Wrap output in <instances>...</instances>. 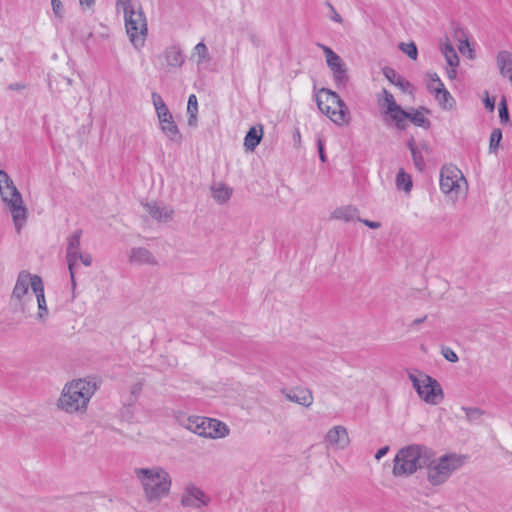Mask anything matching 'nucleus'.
<instances>
[{"label": "nucleus", "instance_id": "6ab92c4d", "mask_svg": "<svg viewBox=\"0 0 512 512\" xmlns=\"http://www.w3.org/2000/svg\"><path fill=\"white\" fill-rule=\"evenodd\" d=\"M427 88L431 93H434L436 100L443 108L452 107L454 99L445 88L444 84H439V87H435L433 84H427Z\"/></svg>", "mask_w": 512, "mask_h": 512}, {"label": "nucleus", "instance_id": "338daca9", "mask_svg": "<svg viewBox=\"0 0 512 512\" xmlns=\"http://www.w3.org/2000/svg\"><path fill=\"white\" fill-rule=\"evenodd\" d=\"M295 138H299V139H300V133H299V131H297V135H295Z\"/></svg>", "mask_w": 512, "mask_h": 512}, {"label": "nucleus", "instance_id": "052dcab7", "mask_svg": "<svg viewBox=\"0 0 512 512\" xmlns=\"http://www.w3.org/2000/svg\"><path fill=\"white\" fill-rule=\"evenodd\" d=\"M81 5L91 6L94 3V0H79Z\"/></svg>", "mask_w": 512, "mask_h": 512}, {"label": "nucleus", "instance_id": "f257e3e1", "mask_svg": "<svg viewBox=\"0 0 512 512\" xmlns=\"http://www.w3.org/2000/svg\"><path fill=\"white\" fill-rule=\"evenodd\" d=\"M435 456L433 449L421 445L411 444L401 448L395 458L392 473L395 477H408L418 470L425 468L429 459Z\"/></svg>", "mask_w": 512, "mask_h": 512}, {"label": "nucleus", "instance_id": "49530a36", "mask_svg": "<svg viewBox=\"0 0 512 512\" xmlns=\"http://www.w3.org/2000/svg\"><path fill=\"white\" fill-rule=\"evenodd\" d=\"M357 221L362 222L364 225H366L367 227H369L371 229H378L381 226L380 222L371 221L368 219H361L360 217L357 218Z\"/></svg>", "mask_w": 512, "mask_h": 512}, {"label": "nucleus", "instance_id": "4468645a", "mask_svg": "<svg viewBox=\"0 0 512 512\" xmlns=\"http://www.w3.org/2000/svg\"><path fill=\"white\" fill-rule=\"evenodd\" d=\"M34 276L28 271L23 270L18 274L16 284L12 291V299H15L19 304L24 305V297L28 294L29 287L33 289Z\"/></svg>", "mask_w": 512, "mask_h": 512}, {"label": "nucleus", "instance_id": "3c124183", "mask_svg": "<svg viewBox=\"0 0 512 512\" xmlns=\"http://www.w3.org/2000/svg\"><path fill=\"white\" fill-rule=\"evenodd\" d=\"M79 260L83 263L85 266H90L92 264V256L90 254H80Z\"/></svg>", "mask_w": 512, "mask_h": 512}, {"label": "nucleus", "instance_id": "09e8293b", "mask_svg": "<svg viewBox=\"0 0 512 512\" xmlns=\"http://www.w3.org/2000/svg\"><path fill=\"white\" fill-rule=\"evenodd\" d=\"M428 77L430 79L428 84H433L435 87H439V84H443V82L436 73H429Z\"/></svg>", "mask_w": 512, "mask_h": 512}, {"label": "nucleus", "instance_id": "f3484780", "mask_svg": "<svg viewBox=\"0 0 512 512\" xmlns=\"http://www.w3.org/2000/svg\"><path fill=\"white\" fill-rule=\"evenodd\" d=\"M146 212L157 221H170L173 218L174 211L166 206L159 205L156 202L146 203L144 205Z\"/></svg>", "mask_w": 512, "mask_h": 512}, {"label": "nucleus", "instance_id": "6e6d98bb", "mask_svg": "<svg viewBox=\"0 0 512 512\" xmlns=\"http://www.w3.org/2000/svg\"><path fill=\"white\" fill-rule=\"evenodd\" d=\"M447 75L450 79H454L457 75L455 67H450V69L447 70Z\"/></svg>", "mask_w": 512, "mask_h": 512}, {"label": "nucleus", "instance_id": "f8f14e48", "mask_svg": "<svg viewBox=\"0 0 512 512\" xmlns=\"http://www.w3.org/2000/svg\"><path fill=\"white\" fill-rule=\"evenodd\" d=\"M82 236V230L78 229L74 231L67 238V248H66V260L68 264V270L70 273L72 288L74 289L76 286L75 282V270L78 268V261L81 254L80 251V240Z\"/></svg>", "mask_w": 512, "mask_h": 512}, {"label": "nucleus", "instance_id": "bb28decb", "mask_svg": "<svg viewBox=\"0 0 512 512\" xmlns=\"http://www.w3.org/2000/svg\"><path fill=\"white\" fill-rule=\"evenodd\" d=\"M165 59L169 66L180 67L184 62L181 51L176 47H169L165 52Z\"/></svg>", "mask_w": 512, "mask_h": 512}, {"label": "nucleus", "instance_id": "e2e57ef3", "mask_svg": "<svg viewBox=\"0 0 512 512\" xmlns=\"http://www.w3.org/2000/svg\"><path fill=\"white\" fill-rule=\"evenodd\" d=\"M412 112H408L407 120L409 119L411 121Z\"/></svg>", "mask_w": 512, "mask_h": 512}, {"label": "nucleus", "instance_id": "ea45409f", "mask_svg": "<svg viewBox=\"0 0 512 512\" xmlns=\"http://www.w3.org/2000/svg\"><path fill=\"white\" fill-rule=\"evenodd\" d=\"M51 6L54 15L60 20H62L64 17V6L61 0H51Z\"/></svg>", "mask_w": 512, "mask_h": 512}, {"label": "nucleus", "instance_id": "603ef678", "mask_svg": "<svg viewBox=\"0 0 512 512\" xmlns=\"http://www.w3.org/2000/svg\"><path fill=\"white\" fill-rule=\"evenodd\" d=\"M389 451V446H383L381 447L375 454V459L380 460L382 457H384Z\"/></svg>", "mask_w": 512, "mask_h": 512}, {"label": "nucleus", "instance_id": "412c9836", "mask_svg": "<svg viewBox=\"0 0 512 512\" xmlns=\"http://www.w3.org/2000/svg\"><path fill=\"white\" fill-rule=\"evenodd\" d=\"M358 214H359V211L356 207L347 205V206H342V207L336 208L333 211L331 217L333 219L344 220L346 222H350V221L357 220V218H359Z\"/></svg>", "mask_w": 512, "mask_h": 512}, {"label": "nucleus", "instance_id": "774afa93", "mask_svg": "<svg viewBox=\"0 0 512 512\" xmlns=\"http://www.w3.org/2000/svg\"><path fill=\"white\" fill-rule=\"evenodd\" d=\"M510 81L512 82V73H511V76H510Z\"/></svg>", "mask_w": 512, "mask_h": 512}, {"label": "nucleus", "instance_id": "0eeeda50", "mask_svg": "<svg viewBox=\"0 0 512 512\" xmlns=\"http://www.w3.org/2000/svg\"><path fill=\"white\" fill-rule=\"evenodd\" d=\"M319 110L326 114L337 125L347 124L350 112L341 97L329 89L322 88L316 95Z\"/></svg>", "mask_w": 512, "mask_h": 512}, {"label": "nucleus", "instance_id": "c9c22d12", "mask_svg": "<svg viewBox=\"0 0 512 512\" xmlns=\"http://www.w3.org/2000/svg\"><path fill=\"white\" fill-rule=\"evenodd\" d=\"M400 50L405 53L412 60H416L418 56V49L414 42L400 43Z\"/></svg>", "mask_w": 512, "mask_h": 512}, {"label": "nucleus", "instance_id": "f03ea898", "mask_svg": "<svg viewBox=\"0 0 512 512\" xmlns=\"http://www.w3.org/2000/svg\"><path fill=\"white\" fill-rule=\"evenodd\" d=\"M136 478L142 485L144 497L149 503H159L170 493L172 480L169 473L162 467L136 468Z\"/></svg>", "mask_w": 512, "mask_h": 512}, {"label": "nucleus", "instance_id": "5701e85b", "mask_svg": "<svg viewBox=\"0 0 512 512\" xmlns=\"http://www.w3.org/2000/svg\"><path fill=\"white\" fill-rule=\"evenodd\" d=\"M262 136V127H260L259 130H257L256 127H251L244 138V146L246 149L253 151L259 145Z\"/></svg>", "mask_w": 512, "mask_h": 512}, {"label": "nucleus", "instance_id": "680f3d73", "mask_svg": "<svg viewBox=\"0 0 512 512\" xmlns=\"http://www.w3.org/2000/svg\"><path fill=\"white\" fill-rule=\"evenodd\" d=\"M132 0H117V5L122 6L128 2H131Z\"/></svg>", "mask_w": 512, "mask_h": 512}, {"label": "nucleus", "instance_id": "1a4fd4ad", "mask_svg": "<svg viewBox=\"0 0 512 512\" xmlns=\"http://www.w3.org/2000/svg\"><path fill=\"white\" fill-rule=\"evenodd\" d=\"M409 379L419 397L426 403L437 405L444 399L443 389L435 378L424 375L423 379L419 380L415 375L410 374Z\"/></svg>", "mask_w": 512, "mask_h": 512}, {"label": "nucleus", "instance_id": "5fc2aeb1", "mask_svg": "<svg viewBox=\"0 0 512 512\" xmlns=\"http://www.w3.org/2000/svg\"><path fill=\"white\" fill-rule=\"evenodd\" d=\"M407 146H408V148H409V150H410V152H411V153H412L413 151H415V150H417V149H418V148H417V146L415 145V142H414V139H413V138H411V139L408 141Z\"/></svg>", "mask_w": 512, "mask_h": 512}, {"label": "nucleus", "instance_id": "ddd939ff", "mask_svg": "<svg viewBox=\"0 0 512 512\" xmlns=\"http://www.w3.org/2000/svg\"><path fill=\"white\" fill-rule=\"evenodd\" d=\"M209 502L210 497L193 484L187 485L181 495V505L183 507L200 509L207 506Z\"/></svg>", "mask_w": 512, "mask_h": 512}, {"label": "nucleus", "instance_id": "b1692460", "mask_svg": "<svg viewBox=\"0 0 512 512\" xmlns=\"http://www.w3.org/2000/svg\"><path fill=\"white\" fill-rule=\"evenodd\" d=\"M382 72L390 83L402 88L403 90L410 86V83L406 81L401 75H399L393 68L384 67Z\"/></svg>", "mask_w": 512, "mask_h": 512}, {"label": "nucleus", "instance_id": "393cba45", "mask_svg": "<svg viewBox=\"0 0 512 512\" xmlns=\"http://www.w3.org/2000/svg\"><path fill=\"white\" fill-rule=\"evenodd\" d=\"M390 115L391 119L395 122L397 129L405 130L407 128V116L408 112L402 109L399 105L392 112H386Z\"/></svg>", "mask_w": 512, "mask_h": 512}, {"label": "nucleus", "instance_id": "864d4df0", "mask_svg": "<svg viewBox=\"0 0 512 512\" xmlns=\"http://www.w3.org/2000/svg\"><path fill=\"white\" fill-rule=\"evenodd\" d=\"M25 87H26V86H25V84H23V83H12V84H10V85L8 86V88H9L10 90H17V91H19V90H23V89H25Z\"/></svg>", "mask_w": 512, "mask_h": 512}, {"label": "nucleus", "instance_id": "72a5a7b5", "mask_svg": "<svg viewBox=\"0 0 512 512\" xmlns=\"http://www.w3.org/2000/svg\"><path fill=\"white\" fill-rule=\"evenodd\" d=\"M502 139V131L499 128H494L490 134L489 151L496 152L500 141Z\"/></svg>", "mask_w": 512, "mask_h": 512}, {"label": "nucleus", "instance_id": "c03bdc74", "mask_svg": "<svg viewBox=\"0 0 512 512\" xmlns=\"http://www.w3.org/2000/svg\"><path fill=\"white\" fill-rule=\"evenodd\" d=\"M195 51H196L197 55L199 56L200 61L207 59L208 49L204 43H202V42L198 43L195 46Z\"/></svg>", "mask_w": 512, "mask_h": 512}, {"label": "nucleus", "instance_id": "8fccbe9b", "mask_svg": "<svg viewBox=\"0 0 512 512\" xmlns=\"http://www.w3.org/2000/svg\"><path fill=\"white\" fill-rule=\"evenodd\" d=\"M484 105H485V108L488 109L490 112L494 111V108H495L494 98H490L489 96H487L484 99Z\"/></svg>", "mask_w": 512, "mask_h": 512}, {"label": "nucleus", "instance_id": "4c0bfd02", "mask_svg": "<svg viewBox=\"0 0 512 512\" xmlns=\"http://www.w3.org/2000/svg\"><path fill=\"white\" fill-rule=\"evenodd\" d=\"M500 122L505 124L509 122V111L506 103V99L503 97L498 107Z\"/></svg>", "mask_w": 512, "mask_h": 512}, {"label": "nucleus", "instance_id": "0e129e2a", "mask_svg": "<svg viewBox=\"0 0 512 512\" xmlns=\"http://www.w3.org/2000/svg\"><path fill=\"white\" fill-rule=\"evenodd\" d=\"M458 33H461V35H464V32H463V30H461V29H459V30H457V31H456V34H458Z\"/></svg>", "mask_w": 512, "mask_h": 512}, {"label": "nucleus", "instance_id": "39448f33", "mask_svg": "<svg viewBox=\"0 0 512 512\" xmlns=\"http://www.w3.org/2000/svg\"><path fill=\"white\" fill-rule=\"evenodd\" d=\"M466 456L449 453L439 458L431 457L426 465L427 480L432 486L444 484L466 461Z\"/></svg>", "mask_w": 512, "mask_h": 512}, {"label": "nucleus", "instance_id": "7c9ffc66", "mask_svg": "<svg viewBox=\"0 0 512 512\" xmlns=\"http://www.w3.org/2000/svg\"><path fill=\"white\" fill-rule=\"evenodd\" d=\"M442 52L446 58L447 64L450 67H457L459 64V57L451 44H445Z\"/></svg>", "mask_w": 512, "mask_h": 512}, {"label": "nucleus", "instance_id": "9b49d317", "mask_svg": "<svg viewBox=\"0 0 512 512\" xmlns=\"http://www.w3.org/2000/svg\"><path fill=\"white\" fill-rule=\"evenodd\" d=\"M322 48L328 67L333 73L334 81L337 88L345 87L348 83L349 77L347 68L342 61L341 57L336 54L330 47L318 44Z\"/></svg>", "mask_w": 512, "mask_h": 512}, {"label": "nucleus", "instance_id": "a211bd4d", "mask_svg": "<svg viewBox=\"0 0 512 512\" xmlns=\"http://www.w3.org/2000/svg\"><path fill=\"white\" fill-rule=\"evenodd\" d=\"M326 439L330 444L340 448H345L349 443L347 430L343 426L331 428L326 435Z\"/></svg>", "mask_w": 512, "mask_h": 512}, {"label": "nucleus", "instance_id": "37998d69", "mask_svg": "<svg viewBox=\"0 0 512 512\" xmlns=\"http://www.w3.org/2000/svg\"><path fill=\"white\" fill-rule=\"evenodd\" d=\"M325 5L329 8L330 12H331V15H330V19L336 23H339V24H342L343 23V18L341 17V15L336 11V9L334 8V6L332 5L331 2L329 1H326L325 2Z\"/></svg>", "mask_w": 512, "mask_h": 512}, {"label": "nucleus", "instance_id": "a878e982", "mask_svg": "<svg viewBox=\"0 0 512 512\" xmlns=\"http://www.w3.org/2000/svg\"><path fill=\"white\" fill-rule=\"evenodd\" d=\"M212 197L220 204L226 203L232 195V190L224 184H219L211 188Z\"/></svg>", "mask_w": 512, "mask_h": 512}, {"label": "nucleus", "instance_id": "bf43d9fd", "mask_svg": "<svg viewBox=\"0 0 512 512\" xmlns=\"http://www.w3.org/2000/svg\"><path fill=\"white\" fill-rule=\"evenodd\" d=\"M141 389H142V386L140 383L134 385L132 388V394L139 393L141 391Z\"/></svg>", "mask_w": 512, "mask_h": 512}, {"label": "nucleus", "instance_id": "e433bc0d", "mask_svg": "<svg viewBox=\"0 0 512 512\" xmlns=\"http://www.w3.org/2000/svg\"><path fill=\"white\" fill-rule=\"evenodd\" d=\"M469 422H475L481 418L484 411L477 407H462Z\"/></svg>", "mask_w": 512, "mask_h": 512}, {"label": "nucleus", "instance_id": "c756f323", "mask_svg": "<svg viewBox=\"0 0 512 512\" xmlns=\"http://www.w3.org/2000/svg\"><path fill=\"white\" fill-rule=\"evenodd\" d=\"M290 401L296 402L305 407H309L313 402V396L309 391H300L299 393H290L287 395Z\"/></svg>", "mask_w": 512, "mask_h": 512}, {"label": "nucleus", "instance_id": "20e7f679", "mask_svg": "<svg viewBox=\"0 0 512 512\" xmlns=\"http://www.w3.org/2000/svg\"><path fill=\"white\" fill-rule=\"evenodd\" d=\"M0 196L9 208L16 232L20 233L27 220V208L21 193L4 170H0Z\"/></svg>", "mask_w": 512, "mask_h": 512}, {"label": "nucleus", "instance_id": "7ed1b4c3", "mask_svg": "<svg viewBox=\"0 0 512 512\" xmlns=\"http://www.w3.org/2000/svg\"><path fill=\"white\" fill-rule=\"evenodd\" d=\"M94 382L77 379L67 383L58 399L57 406L66 413H82L86 411L87 405L96 392Z\"/></svg>", "mask_w": 512, "mask_h": 512}, {"label": "nucleus", "instance_id": "79ce46f5", "mask_svg": "<svg viewBox=\"0 0 512 512\" xmlns=\"http://www.w3.org/2000/svg\"><path fill=\"white\" fill-rule=\"evenodd\" d=\"M415 166L421 171L425 167L422 153L417 149L411 153Z\"/></svg>", "mask_w": 512, "mask_h": 512}, {"label": "nucleus", "instance_id": "aec40b11", "mask_svg": "<svg viewBox=\"0 0 512 512\" xmlns=\"http://www.w3.org/2000/svg\"><path fill=\"white\" fill-rule=\"evenodd\" d=\"M207 437L209 438H223L229 433V428L223 422L216 419H209L207 421Z\"/></svg>", "mask_w": 512, "mask_h": 512}, {"label": "nucleus", "instance_id": "f704fd0d", "mask_svg": "<svg viewBox=\"0 0 512 512\" xmlns=\"http://www.w3.org/2000/svg\"><path fill=\"white\" fill-rule=\"evenodd\" d=\"M210 418H205V417H195V420L197 422V424H195V426H193L194 428V433L199 435V436H203V437H207V421H209Z\"/></svg>", "mask_w": 512, "mask_h": 512}, {"label": "nucleus", "instance_id": "69168bd1", "mask_svg": "<svg viewBox=\"0 0 512 512\" xmlns=\"http://www.w3.org/2000/svg\"><path fill=\"white\" fill-rule=\"evenodd\" d=\"M295 138H299V139H300V133H299V131H297V135H295Z\"/></svg>", "mask_w": 512, "mask_h": 512}, {"label": "nucleus", "instance_id": "423d86ee", "mask_svg": "<svg viewBox=\"0 0 512 512\" xmlns=\"http://www.w3.org/2000/svg\"><path fill=\"white\" fill-rule=\"evenodd\" d=\"M122 8L130 41L136 48L143 46L147 35V21L141 5L131 1L122 5Z\"/></svg>", "mask_w": 512, "mask_h": 512}, {"label": "nucleus", "instance_id": "4be33fe9", "mask_svg": "<svg viewBox=\"0 0 512 512\" xmlns=\"http://www.w3.org/2000/svg\"><path fill=\"white\" fill-rule=\"evenodd\" d=\"M73 83V80L69 77L58 74L54 77H49L48 86L52 92L57 91L61 93L67 90Z\"/></svg>", "mask_w": 512, "mask_h": 512}, {"label": "nucleus", "instance_id": "c85d7f7f", "mask_svg": "<svg viewBox=\"0 0 512 512\" xmlns=\"http://www.w3.org/2000/svg\"><path fill=\"white\" fill-rule=\"evenodd\" d=\"M197 112H198V101L197 97L194 94H191L188 98L187 103V113L188 117V125L195 126L197 124Z\"/></svg>", "mask_w": 512, "mask_h": 512}, {"label": "nucleus", "instance_id": "6e6552de", "mask_svg": "<svg viewBox=\"0 0 512 512\" xmlns=\"http://www.w3.org/2000/svg\"><path fill=\"white\" fill-rule=\"evenodd\" d=\"M152 103L159 119L160 128L162 132L174 142H180L182 135L173 120V116L170 113L167 105L163 101L160 94L153 92L151 95Z\"/></svg>", "mask_w": 512, "mask_h": 512}, {"label": "nucleus", "instance_id": "a19ab883", "mask_svg": "<svg viewBox=\"0 0 512 512\" xmlns=\"http://www.w3.org/2000/svg\"><path fill=\"white\" fill-rule=\"evenodd\" d=\"M441 354L447 361L451 363H456L459 360L458 355L455 353V351L449 347H442Z\"/></svg>", "mask_w": 512, "mask_h": 512}, {"label": "nucleus", "instance_id": "2eb2a0df", "mask_svg": "<svg viewBox=\"0 0 512 512\" xmlns=\"http://www.w3.org/2000/svg\"><path fill=\"white\" fill-rule=\"evenodd\" d=\"M129 262L137 265H157L153 253L145 247H133L129 253Z\"/></svg>", "mask_w": 512, "mask_h": 512}, {"label": "nucleus", "instance_id": "dca6fc26", "mask_svg": "<svg viewBox=\"0 0 512 512\" xmlns=\"http://www.w3.org/2000/svg\"><path fill=\"white\" fill-rule=\"evenodd\" d=\"M33 293L35 294L38 304V319L44 320L48 315L47 303L44 295V285L42 278L38 275L34 276Z\"/></svg>", "mask_w": 512, "mask_h": 512}, {"label": "nucleus", "instance_id": "2f4dec72", "mask_svg": "<svg viewBox=\"0 0 512 512\" xmlns=\"http://www.w3.org/2000/svg\"><path fill=\"white\" fill-rule=\"evenodd\" d=\"M396 185L400 190H404L406 192L410 191L412 187V180L410 175L405 173L403 170H400L396 176Z\"/></svg>", "mask_w": 512, "mask_h": 512}, {"label": "nucleus", "instance_id": "58836bf2", "mask_svg": "<svg viewBox=\"0 0 512 512\" xmlns=\"http://www.w3.org/2000/svg\"><path fill=\"white\" fill-rule=\"evenodd\" d=\"M384 93V100L387 103V110L386 112H392L393 109H396L399 105L396 103L394 96L387 91L386 89H383Z\"/></svg>", "mask_w": 512, "mask_h": 512}, {"label": "nucleus", "instance_id": "a18cd8bd", "mask_svg": "<svg viewBox=\"0 0 512 512\" xmlns=\"http://www.w3.org/2000/svg\"><path fill=\"white\" fill-rule=\"evenodd\" d=\"M317 148H318L319 158H320L321 162L325 163L327 159H326V155L324 152V144H323V141L321 138H318V140H317Z\"/></svg>", "mask_w": 512, "mask_h": 512}, {"label": "nucleus", "instance_id": "9d476101", "mask_svg": "<svg viewBox=\"0 0 512 512\" xmlns=\"http://www.w3.org/2000/svg\"><path fill=\"white\" fill-rule=\"evenodd\" d=\"M460 182L466 183L462 172L455 165H444L440 171V189L446 195L458 196Z\"/></svg>", "mask_w": 512, "mask_h": 512}, {"label": "nucleus", "instance_id": "13d9d810", "mask_svg": "<svg viewBox=\"0 0 512 512\" xmlns=\"http://www.w3.org/2000/svg\"><path fill=\"white\" fill-rule=\"evenodd\" d=\"M459 42H460L459 50H460L461 52L463 51V47H464V45H465L466 47H469V43H468L467 38H466L464 41H463V40H461V39H459Z\"/></svg>", "mask_w": 512, "mask_h": 512}, {"label": "nucleus", "instance_id": "de8ad7c7", "mask_svg": "<svg viewBox=\"0 0 512 512\" xmlns=\"http://www.w3.org/2000/svg\"><path fill=\"white\" fill-rule=\"evenodd\" d=\"M195 417H196V416L188 417V418H187V419H185V421L182 423V425H183L186 429L190 430V431H191V432H193V433H194V428H193V426H195V424H197V422H196V421H194V420H195Z\"/></svg>", "mask_w": 512, "mask_h": 512}, {"label": "nucleus", "instance_id": "4d7b16f0", "mask_svg": "<svg viewBox=\"0 0 512 512\" xmlns=\"http://www.w3.org/2000/svg\"><path fill=\"white\" fill-rule=\"evenodd\" d=\"M426 319H427L426 315L423 316L422 318H417V319L413 320L412 326L419 325V324L423 323Z\"/></svg>", "mask_w": 512, "mask_h": 512}, {"label": "nucleus", "instance_id": "473e14b6", "mask_svg": "<svg viewBox=\"0 0 512 512\" xmlns=\"http://www.w3.org/2000/svg\"><path fill=\"white\" fill-rule=\"evenodd\" d=\"M411 122L417 126L428 129L431 125L430 120L419 110H412Z\"/></svg>", "mask_w": 512, "mask_h": 512}, {"label": "nucleus", "instance_id": "cd10ccee", "mask_svg": "<svg viewBox=\"0 0 512 512\" xmlns=\"http://www.w3.org/2000/svg\"><path fill=\"white\" fill-rule=\"evenodd\" d=\"M497 64L502 75L509 72L512 66V53L506 50L500 51L497 55Z\"/></svg>", "mask_w": 512, "mask_h": 512}]
</instances>
